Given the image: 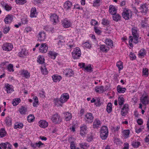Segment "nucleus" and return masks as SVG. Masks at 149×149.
Masks as SVG:
<instances>
[{
    "label": "nucleus",
    "mask_w": 149,
    "mask_h": 149,
    "mask_svg": "<svg viewBox=\"0 0 149 149\" xmlns=\"http://www.w3.org/2000/svg\"><path fill=\"white\" fill-rule=\"evenodd\" d=\"M51 120L55 124L59 123L61 121L60 116L57 113L53 115L51 117Z\"/></svg>",
    "instance_id": "9"
},
{
    "label": "nucleus",
    "mask_w": 149,
    "mask_h": 149,
    "mask_svg": "<svg viewBox=\"0 0 149 149\" xmlns=\"http://www.w3.org/2000/svg\"><path fill=\"white\" fill-rule=\"evenodd\" d=\"M4 122L8 125H10L11 124V120L10 118L9 117L6 118Z\"/></svg>",
    "instance_id": "56"
},
{
    "label": "nucleus",
    "mask_w": 149,
    "mask_h": 149,
    "mask_svg": "<svg viewBox=\"0 0 149 149\" xmlns=\"http://www.w3.org/2000/svg\"><path fill=\"white\" fill-rule=\"evenodd\" d=\"M6 134V132L3 129H1L0 130V137H3L5 136Z\"/></svg>",
    "instance_id": "54"
},
{
    "label": "nucleus",
    "mask_w": 149,
    "mask_h": 149,
    "mask_svg": "<svg viewBox=\"0 0 149 149\" xmlns=\"http://www.w3.org/2000/svg\"><path fill=\"white\" fill-rule=\"evenodd\" d=\"M72 57L74 59H78L81 56V52L78 47L74 48L72 52Z\"/></svg>",
    "instance_id": "5"
},
{
    "label": "nucleus",
    "mask_w": 149,
    "mask_h": 149,
    "mask_svg": "<svg viewBox=\"0 0 149 149\" xmlns=\"http://www.w3.org/2000/svg\"><path fill=\"white\" fill-rule=\"evenodd\" d=\"M80 147L81 148L83 149H85L87 148L89 146V145L86 143H81L80 144Z\"/></svg>",
    "instance_id": "59"
},
{
    "label": "nucleus",
    "mask_w": 149,
    "mask_h": 149,
    "mask_svg": "<svg viewBox=\"0 0 149 149\" xmlns=\"http://www.w3.org/2000/svg\"><path fill=\"white\" fill-rule=\"evenodd\" d=\"M38 40L40 42L44 41L46 39V34L43 31L40 32L37 35Z\"/></svg>",
    "instance_id": "18"
},
{
    "label": "nucleus",
    "mask_w": 149,
    "mask_h": 149,
    "mask_svg": "<svg viewBox=\"0 0 149 149\" xmlns=\"http://www.w3.org/2000/svg\"><path fill=\"white\" fill-rule=\"evenodd\" d=\"M1 4L2 7L6 11H9L12 9V7L10 4L2 1L1 2Z\"/></svg>",
    "instance_id": "12"
},
{
    "label": "nucleus",
    "mask_w": 149,
    "mask_h": 149,
    "mask_svg": "<svg viewBox=\"0 0 149 149\" xmlns=\"http://www.w3.org/2000/svg\"><path fill=\"white\" fill-rule=\"evenodd\" d=\"M100 49L101 51L104 52H107L109 50V47L106 46L104 45H102L100 46Z\"/></svg>",
    "instance_id": "35"
},
{
    "label": "nucleus",
    "mask_w": 149,
    "mask_h": 149,
    "mask_svg": "<svg viewBox=\"0 0 149 149\" xmlns=\"http://www.w3.org/2000/svg\"><path fill=\"white\" fill-rule=\"evenodd\" d=\"M113 15V19L114 20L118 21L120 19L121 17L119 14H116Z\"/></svg>",
    "instance_id": "49"
},
{
    "label": "nucleus",
    "mask_w": 149,
    "mask_h": 149,
    "mask_svg": "<svg viewBox=\"0 0 149 149\" xmlns=\"http://www.w3.org/2000/svg\"><path fill=\"white\" fill-rule=\"evenodd\" d=\"M137 124L136 125L135 127L136 132L137 133H140V121L139 119H138L137 121Z\"/></svg>",
    "instance_id": "47"
},
{
    "label": "nucleus",
    "mask_w": 149,
    "mask_h": 149,
    "mask_svg": "<svg viewBox=\"0 0 149 149\" xmlns=\"http://www.w3.org/2000/svg\"><path fill=\"white\" fill-rule=\"evenodd\" d=\"M18 55V56L22 58H25L29 55V52L26 49L24 48L22 49L19 52Z\"/></svg>",
    "instance_id": "13"
},
{
    "label": "nucleus",
    "mask_w": 149,
    "mask_h": 149,
    "mask_svg": "<svg viewBox=\"0 0 149 149\" xmlns=\"http://www.w3.org/2000/svg\"><path fill=\"white\" fill-rule=\"evenodd\" d=\"M21 20L22 23L24 24H27L28 21V19L26 17L22 19Z\"/></svg>",
    "instance_id": "63"
},
{
    "label": "nucleus",
    "mask_w": 149,
    "mask_h": 149,
    "mask_svg": "<svg viewBox=\"0 0 149 149\" xmlns=\"http://www.w3.org/2000/svg\"><path fill=\"white\" fill-rule=\"evenodd\" d=\"M117 11V7L113 5H110L109 7V12L111 15L116 14Z\"/></svg>",
    "instance_id": "24"
},
{
    "label": "nucleus",
    "mask_w": 149,
    "mask_h": 149,
    "mask_svg": "<svg viewBox=\"0 0 149 149\" xmlns=\"http://www.w3.org/2000/svg\"><path fill=\"white\" fill-rule=\"evenodd\" d=\"M45 59L42 56H39L37 58V61L40 64H42L44 63Z\"/></svg>",
    "instance_id": "46"
},
{
    "label": "nucleus",
    "mask_w": 149,
    "mask_h": 149,
    "mask_svg": "<svg viewBox=\"0 0 149 149\" xmlns=\"http://www.w3.org/2000/svg\"><path fill=\"white\" fill-rule=\"evenodd\" d=\"M17 74L26 79H29L30 77V73L27 70H21L19 71Z\"/></svg>",
    "instance_id": "8"
},
{
    "label": "nucleus",
    "mask_w": 149,
    "mask_h": 149,
    "mask_svg": "<svg viewBox=\"0 0 149 149\" xmlns=\"http://www.w3.org/2000/svg\"><path fill=\"white\" fill-rule=\"evenodd\" d=\"M104 42L109 48H112L113 47V41L111 39L107 38L104 41Z\"/></svg>",
    "instance_id": "22"
},
{
    "label": "nucleus",
    "mask_w": 149,
    "mask_h": 149,
    "mask_svg": "<svg viewBox=\"0 0 149 149\" xmlns=\"http://www.w3.org/2000/svg\"><path fill=\"white\" fill-rule=\"evenodd\" d=\"M13 19V17L12 15H8L6 16L4 21L6 24H9L12 22Z\"/></svg>",
    "instance_id": "26"
},
{
    "label": "nucleus",
    "mask_w": 149,
    "mask_h": 149,
    "mask_svg": "<svg viewBox=\"0 0 149 149\" xmlns=\"http://www.w3.org/2000/svg\"><path fill=\"white\" fill-rule=\"evenodd\" d=\"M100 124V121L97 119H95L93 122V126L94 128H97Z\"/></svg>",
    "instance_id": "41"
},
{
    "label": "nucleus",
    "mask_w": 149,
    "mask_h": 149,
    "mask_svg": "<svg viewBox=\"0 0 149 149\" xmlns=\"http://www.w3.org/2000/svg\"><path fill=\"white\" fill-rule=\"evenodd\" d=\"M26 2V0H15L16 3L19 5H23Z\"/></svg>",
    "instance_id": "53"
},
{
    "label": "nucleus",
    "mask_w": 149,
    "mask_h": 149,
    "mask_svg": "<svg viewBox=\"0 0 149 149\" xmlns=\"http://www.w3.org/2000/svg\"><path fill=\"white\" fill-rule=\"evenodd\" d=\"M129 56L130 57V59L132 60L135 59L136 58V56L132 52H131L130 53Z\"/></svg>",
    "instance_id": "62"
},
{
    "label": "nucleus",
    "mask_w": 149,
    "mask_h": 149,
    "mask_svg": "<svg viewBox=\"0 0 149 149\" xmlns=\"http://www.w3.org/2000/svg\"><path fill=\"white\" fill-rule=\"evenodd\" d=\"M70 148L71 149H79L78 148H76L75 144L74 142L73 141L71 142Z\"/></svg>",
    "instance_id": "64"
},
{
    "label": "nucleus",
    "mask_w": 149,
    "mask_h": 149,
    "mask_svg": "<svg viewBox=\"0 0 149 149\" xmlns=\"http://www.w3.org/2000/svg\"><path fill=\"white\" fill-rule=\"evenodd\" d=\"M132 12L130 10L127 8L124 9L122 13L123 18L126 20L129 19L132 16Z\"/></svg>",
    "instance_id": "4"
},
{
    "label": "nucleus",
    "mask_w": 149,
    "mask_h": 149,
    "mask_svg": "<svg viewBox=\"0 0 149 149\" xmlns=\"http://www.w3.org/2000/svg\"><path fill=\"white\" fill-rule=\"evenodd\" d=\"M129 110V105L127 104H124L122 108L121 111V115L125 116L127 114Z\"/></svg>",
    "instance_id": "14"
},
{
    "label": "nucleus",
    "mask_w": 149,
    "mask_h": 149,
    "mask_svg": "<svg viewBox=\"0 0 149 149\" xmlns=\"http://www.w3.org/2000/svg\"><path fill=\"white\" fill-rule=\"evenodd\" d=\"M0 149H13L11 144L8 142L2 143L0 144Z\"/></svg>",
    "instance_id": "15"
},
{
    "label": "nucleus",
    "mask_w": 149,
    "mask_h": 149,
    "mask_svg": "<svg viewBox=\"0 0 149 149\" xmlns=\"http://www.w3.org/2000/svg\"><path fill=\"white\" fill-rule=\"evenodd\" d=\"M24 125L22 123L19 122L16 123L14 125V128L17 129H19L22 128Z\"/></svg>",
    "instance_id": "37"
},
{
    "label": "nucleus",
    "mask_w": 149,
    "mask_h": 149,
    "mask_svg": "<svg viewBox=\"0 0 149 149\" xmlns=\"http://www.w3.org/2000/svg\"><path fill=\"white\" fill-rule=\"evenodd\" d=\"M63 73L66 76L68 77H72L74 74V72L72 70L68 69H65L63 72Z\"/></svg>",
    "instance_id": "23"
},
{
    "label": "nucleus",
    "mask_w": 149,
    "mask_h": 149,
    "mask_svg": "<svg viewBox=\"0 0 149 149\" xmlns=\"http://www.w3.org/2000/svg\"><path fill=\"white\" fill-rule=\"evenodd\" d=\"M62 24L63 27L67 28L71 26L72 23L69 20L65 19L63 21Z\"/></svg>",
    "instance_id": "20"
},
{
    "label": "nucleus",
    "mask_w": 149,
    "mask_h": 149,
    "mask_svg": "<svg viewBox=\"0 0 149 149\" xmlns=\"http://www.w3.org/2000/svg\"><path fill=\"white\" fill-rule=\"evenodd\" d=\"M108 134V130L106 126L102 127L100 130V136L103 140L106 139L107 138Z\"/></svg>",
    "instance_id": "3"
},
{
    "label": "nucleus",
    "mask_w": 149,
    "mask_h": 149,
    "mask_svg": "<svg viewBox=\"0 0 149 149\" xmlns=\"http://www.w3.org/2000/svg\"><path fill=\"white\" fill-rule=\"evenodd\" d=\"M13 65L12 64H9L7 67L8 71L10 72H13L14 71L13 68Z\"/></svg>",
    "instance_id": "51"
},
{
    "label": "nucleus",
    "mask_w": 149,
    "mask_h": 149,
    "mask_svg": "<svg viewBox=\"0 0 149 149\" xmlns=\"http://www.w3.org/2000/svg\"><path fill=\"white\" fill-rule=\"evenodd\" d=\"M34 120L35 117L33 115L30 114L27 117V120L29 123L33 122Z\"/></svg>",
    "instance_id": "48"
},
{
    "label": "nucleus",
    "mask_w": 149,
    "mask_h": 149,
    "mask_svg": "<svg viewBox=\"0 0 149 149\" xmlns=\"http://www.w3.org/2000/svg\"><path fill=\"white\" fill-rule=\"evenodd\" d=\"M148 69H143V76L145 77H147L148 75Z\"/></svg>",
    "instance_id": "55"
},
{
    "label": "nucleus",
    "mask_w": 149,
    "mask_h": 149,
    "mask_svg": "<svg viewBox=\"0 0 149 149\" xmlns=\"http://www.w3.org/2000/svg\"><path fill=\"white\" fill-rule=\"evenodd\" d=\"M93 66L91 64L86 65L84 68L83 69V70L84 71L91 72L93 71Z\"/></svg>",
    "instance_id": "30"
},
{
    "label": "nucleus",
    "mask_w": 149,
    "mask_h": 149,
    "mask_svg": "<svg viewBox=\"0 0 149 149\" xmlns=\"http://www.w3.org/2000/svg\"><path fill=\"white\" fill-rule=\"evenodd\" d=\"M116 66L118 69V70L120 71L123 69V63L121 61H119L116 63Z\"/></svg>",
    "instance_id": "39"
},
{
    "label": "nucleus",
    "mask_w": 149,
    "mask_h": 149,
    "mask_svg": "<svg viewBox=\"0 0 149 149\" xmlns=\"http://www.w3.org/2000/svg\"><path fill=\"white\" fill-rule=\"evenodd\" d=\"M69 98V95L66 93H63L61 95L59 100L56 98L54 100V102L57 107H62L63 104L67 101Z\"/></svg>",
    "instance_id": "1"
},
{
    "label": "nucleus",
    "mask_w": 149,
    "mask_h": 149,
    "mask_svg": "<svg viewBox=\"0 0 149 149\" xmlns=\"http://www.w3.org/2000/svg\"><path fill=\"white\" fill-rule=\"evenodd\" d=\"M83 46L84 47L87 48H90L91 47V44L88 42H85L83 43Z\"/></svg>",
    "instance_id": "57"
},
{
    "label": "nucleus",
    "mask_w": 149,
    "mask_h": 149,
    "mask_svg": "<svg viewBox=\"0 0 149 149\" xmlns=\"http://www.w3.org/2000/svg\"><path fill=\"white\" fill-rule=\"evenodd\" d=\"M149 100L147 93L145 92L140 98V102L144 105L148 104Z\"/></svg>",
    "instance_id": "7"
},
{
    "label": "nucleus",
    "mask_w": 149,
    "mask_h": 149,
    "mask_svg": "<svg viewBox=\"0 0 149 149\" xmlns=\"http://www.w3.org/2000/svg\"><path fill=\"white\" fill-rule=\"evenodd\" d=\"M117 91L119 93H124L126 90V89L125 88H122L120 85H118L116 87Z\"/></svg>",
    "instance_id": "34"
},
{
    "label": "nucleus",
    "mask_w": 149,
    "mask_h": 149,
    "mask_svg": "<svg viewBox=\"0 0 149 149\" xmlns=\"http://www.w3.org/2000/svg\"><path fill=\"white\" fill-rule=\"evenodd\" d=\"M94 90L96 92L100 93H103L105 91L104 87L102 86H95Z\"/></svg>",
    "instance_id": "27"
},
{
    "label": "nucleus",
    "mask_w": 149,
    "mask_h": 149,
    "mask_svg": "<svg viewBox=\"0 0 149 149\" xmlns=\"http://www.w3.org/2000/svg\"><path fill=\"white\" fill-rule=\"evenodd\" d=\"M130 131L129 130H125L122 132V135L124 139H127L130 136Z\"/></svg>",
    "instance_id": "28"
},
{
    "label": "nucleus",
    "mask_w": 149,
    "mask_h": 149,
    "mask_svg": "<svg viewBox=\"0 0 149 149\" xmlns=\"http://www.w3.org/2000/svg\"><path fill=\"white\" fill-rule=\"evenodd\" d=\"M41 72L44 75H46L48 73V71L47 70V68L45 67H42L40 68Z\"/></svg>",
    "instance_id": "45"
},
{
    "label": "nucleus",
    "mask_w": 149,
    "mask_h": 149,
    "mask_svg": "<svg viewBox=\"0 0 149 149\" xmlns=\"http://www.w3.org/2000/svg\"><path fill=\"white\" fill-rule=\"evenodd\" d=\"M106 110L107 112L108 113H110L112 110V104L109 102L107 104V106Z\"/></svg>",
    "instance_id": "42"
},
{
    "label": "nucleus",
    "mask_w": 149,
    "mask_h": 149,
    "mask_svg": "<svg viewBox=\"0 0 149 149\" xmlns=\"http://www.w3.org/2000/svg\"><path fill=\"white\" fill-rule=\"evenodd\" d=\"M10 28L9 26H6L3 28V32L4 34L7 33L10 30Z\"/></svg>",
    "instance_id": "60"
},
{
    "label": "nucleus",
    "mask_w": 149,
    "mask_h": 149,
    "mask_svg": "<svg viewBox=\"0 0 149 149\" xmlns=\"http://www.w3.org/2000/svg\"><path fill=\"white\" fill-rule=\"evenodd\" d=\"M140 145V143L139 141H133L132 143V145L134 148L138 147Z\"/></svg>",
    "instance_id": "61"
},
{
    "label": "nucleus",
    "mask_w": 149,
    "mask_h": 149,
    "mask_svg": "<svg viewBox=\"0 0 149 149\" xmlns=\"http://www.w3.org/2000/svg\"><path fill=\"white\" fill-rule=\"evenodd\" d=\"M2 48L3 50L6 51H9L12 50L13 48V45L9 43H4L2 46Z\"/></svg>",
    "instance_id": "11"
},
{
    "label": "nucleus",
    "mask_w": 149,
    "mask_h": 149,
    "mask_svg": "<svg viewBox=\"0 0 149 149\" xmlns=\"http://www.w3.org/2000/svg\"><path fill=\"white\" fill-rule=\"evenodd\" d=\"M4 88L8 93H10L14 91L13 86L8 83L5 84Z\"/></svg>",
    "instance_id": "17"
},
{
    "label": "nucleus",
    "mask_w": 149,
    "mask_h": 149,
    "mask_svg": "<svg viewBox=\"0 0 149 149\" xmlns=\"http://www.w3.org/2000/svg\"><path fill=\"white\" fill-rule=\"evenodd\" d=\"M33 105L34 107H37L38 105V100L37 97L36 96L33 97Z\"/></svg>",
    "instance_id": "38"
},
{
    "label": "nucleus",
    "mask_w": 149,
    "mask_h": 149,
    "mask_svg": "<svg viewBox=\"0 0 149 149\" xmlns=\"http://www.w3.org/2000/svg\"><path fill=\"white\" fill-rule=\"evenodd\" d=\"M50 18V21L53 24H55L59 22L58 17L55 14L52 15Z\"/></svg>",
    "instance_id": "19"
},
{
    "label": "nucleus",
    "mask_w": 149,
    "mask_h": 149,
    "mask_svg": "<svg viewBox=\"0 0 149 149\" xmlns=\"http://www.w3.org/2000/svg\"><path fill=\"white\" fill-rule=\"evenodd\" d=\"M94 117L91 113H87L85 115L84 120L88 123H92Z\"/></svg>",
    "instance_id": "10"
},
{
    "label": "nucleus",
    "mask_w": 149,
    "mask_h": 149,
    "mask_svg": "<svg viewBox=\"0 0 149 149\" xmlns=\"http://www.w3.org/2000/svg\"><path fill=\"white\" fill-rule=\"evenodd\" d=\"M27 111V110L26 108L23 106L22 107L19 109V112L21 114H25Z\"/></svg>",
    "instance_id": "44"
},
{
    "label": "nucleus",
    "mask_w": 149,
    "mask_h": 149,
    "mask_svg": "<svg viewBox=\"0 0 149 149\" xmlns=\"http://www.w3.org/2000/svg\"><path fill=\"white\" fill-rule=\"evenodd\" d=\"M72 6V3L70 1H67L64 4V7L65 10L70 9Z\"/></svg>",
    "instance_id": "33"
},
{
    "label": "nucleus",
    "mask_w": 149,
    "mask_h": 149,
    "mask_svg": "<svg viewBox=\"0 0 149 149\" xmlns=\"http://www.w3.org/2000/svg\"><path fill=\"white\" fill-rule=\"evenodd\" d=\"M48 56L52 59H54L57 56V54L54 52L49 51L48 53Z\"/></svg>",
    "instance_id": "36"
},
{
    "label": "nucleus",
    "mask_w": 149,
    "mask_h": 149,
    "mask_svg": "<svg viewBox=\"0 0 149 149\" xmlns=\"http://www.w3.org/2000/svg\"><path fill=\"white\" fill-rule=\"evenodd\" d=\"M88 130L87 126L84 124L81 125L80 128V135L83 137H85L88 133Z\"/></svg>",
    "instance_id": "6"
},
{
    "label": "nucleus",
    "mask_w": 149,
    "mask_h": 149,
    "mask_svg": "<svg viewBox=\"0 0 149 149\" xmlns=\"http://www.w3.org/2000/svg\"><path fill=\"white\" fill-rule=\"evenodd\" d=\"M39 126L41 128H47L48 125V123L45 120H40L38 122Z\"/></svg>",
    "instance_id": "21"
},
{
    "label": "nucleus",
    "mask_w": 149,
    "mask_h": 149,
    "mask_svg": "<svg viewBox=\"0 0 149 149\" xmlns=\"http://www.w3.org/2000/svg\"><path fill=\"white\" fill-rule=\"evenodd\" d=\"M48 48V46L46 43H42L39 47V50L41 53H45L47 52Z\"/></svg>",
    "instance_id": "16"
},
{
    "label": "nucleus",
    "mask_w": 149,
    "mask_h": 149,
    "mask_svg": "<svg viewBox=\"0 0 149 149\" xmlns=\"http://www.w3.org/2000/svg\"><path fill=\"white\" fill-rule=\"evenodd\" d=\"M146 54V51L144 49H141L140 50V58L143 57Z\"/></svg>",
    "instance_id": "58"
},
{
    "label": "nucleus",
    "mask_w": 149,
    "mask_h": 149,
    "mask_svg": "<svg viewBox=\"0 0 149 149\" xmlns=\"http://www.w3.org/2000/svg\"><path fill=\"white\" fill-rule=\"evenodd\" d=\"M137 32V30L135 28H133L132 29L133 37L132 36H130L129 41V45L131 47H132L133 46L132 44L133 42L134 43L136 44L138 42L139 36Z\"/></svg>",
    "instance_id": "2"
},
{
    "label": "nucleus",
    "mask_w": 149,
    "mask_h": 149,
    "mask_svg": "<svg viewBox=\"0 0 149 149\" xmlns=\"http://www.w3.org/2000/svg\"><path fill=\"white\" fill-rule=\"evenodd\" d=\"M124 99L123 96H120L118 98V104L120 105H122L124 102Z\"/></svg>",
    "instance_id": "50"
},
{
    "label": "nucleus",
    "mask_w": 149,
    "mask_h": 149,
    "mask_svg": "<svg viewBox=\"0 0 149 149\" xmlns=\"http://www.w3.org/2000/svg\"><path fill=\"white\" fill-rule=\"evenodd\" d=\"M38 14V12L35 7L32 8L31 10L30 16L31 18L36 17Z\"/></svg>",
    "instance_id": "25"
},
{
    "label": "nucleus",
    "mask_w": 149,
    "mask_h": 149,
    "mask_svg": "<svg viewBox=\"0 0 149 149\" xmlns=\"http://www.w3.org/2000/svg\"><path fill=\"white\" fill-rule=\"evenodd\" d=\"M102 1V0H94L93 5L94 7H98L100 5Z\"/></svg>",
    "instance_id": "43"
},
{
    "label": "nucleus",
    "mask_w": 149,
    "mask_h": 149,
    "mask_svg": "<svg viewBox=\"0 0 149 149\" xmlns=\"http://www.w3.org/2000/svg\"><path fill=\"white\" fill-rule=\"evenodd\" d=\"M65 116V120L66 121H70L72 118V114L68 112H66L64 113Z\"/></svg>",
    "instance_id": "32"
},
{
    "label": "nucleus",
    "mask_w": 149,
    "mask_h": 149,
    "mask_svg": "<svg viewBox=\"0 0 149 149\" xmlns=\"http://www.w3.org/2000/svg\"><path fill=\"white\" fill-rule=\"evenodd\" d=\"M52 77L53 81L55 82H59L62 79L61 77L57 74L53 75Z\"/></svg>",
    "instance_id": "29"
},
{
    "label": "nucleus",
    "mask_w": 149,
    "mask_h": 149,
    "mask_svg": "<svg viewBox=\"0 0 149 149\" xmlns=\"http://www.w3.org/2000/svg\"><path fill=\"white\" fill-rule=\"evenodd\" d=\"M64 40H59L58 41V43L57 45V46L58 47H61L62 46V45H64Z\"/></svg>",
    "instance_id": "52"
},
{
    "label": "nucleus",
    "mask_w": 149,
    "mask_h": 149,
    "mask_svg": "<svg viewBox=\"0 0 149 149\" xmlns=\"http://www.w3.org/2000/svg\"><path fill=\"white\" fill-rule=\"evenodd\" d=\"M21 101L20 98H16L13 100L12 103L13 106H16Z\"/></svg>",
    "instance_id": "40"
},
{
    "label": "nucleus",
    "mask_w": 149,
    "mask_h": 149,
    "mask_svg": "<svg viewBox=\"0 0 149 149\" xmlns=\"http://www.w3.org/2000/svg\"><path fill=\"white\" fill-rule=\"evenodd\" d=\"M148 9L146 4H143L140 7V12L144 15L146 13Z\"/></svg>",
    "instance_id": "31"
}]
</instances>
